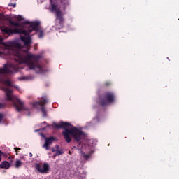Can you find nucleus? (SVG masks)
Instances as JSON below:
<instances>
[{
    "mask_svg": "<svg viewBox=\"0 0 179 179\" xmlns=\"http://www.w3.org/2000/svg\"><path fill=\"white\" fill-rule=\"evenodd\" d=\"M23 164V163L22 162V161L17 159L16 162H15V169H20V166Z\"/></svg>",
    "mask_w": 179,
    "mask_h": 179,
    "instance_id": "2eb2a0df",
    "label": "nucleus"
},
{
    "mask_svg": "<svg viewBox=\"0 0 179 179\" xmlns=\"http://www.w3.org/2000/svg\"><path fill=\"white\" fill-rule=\"evenodd\" d=\"M29 156H30V157H31V156H33V154L29 153Z\"/></svg>",
    "mask_w": 179,
    "mask_h": 179,
    "instance_id": "bb28decb",
    "label": "nucleus"
},
{
    "mask_svg": "<svg viewBox=\"0 0 179 179\" xmlns=\"http://www.w3.org/2000/svg\"><path fill=\"white\" fill-rule=\"evenodd\" d=\"M55 149H56V150H58V149H59V145H56Z\"/></svg>",
    "mask_w": 179,
    "mask_h": 179,
    "instance_id": "a878e982",
    "label": "nucleus"
},
{
    "mask_svg": "<svg viewBox=\"0 0 179 179\" xmlns=\"http://www.w3.org/2000/svg\"><path fill=\"white\" fill-rule=\"evenodd\" d=\"M3 120V114L0 113V124L2 122V120Z\"/></svg>",
    "mask_w": 179,
    "mask_h": 179,
    "instance_id": "4be33fe9",
    "label": "nucleus"
},
{
    "mask_svg": "<svg viewBox=\"0 0 179 179\" xmlns=\"http://www.w3.org/2000/svg\"><path fill=\"white\" fill-rule=\"evenodd\" d=\"M50 10L52 13H55V27L56 30H59V26L61 28L64 27V13L61 11V7L58 6V3H52V0H50Z\"/></svg>",
    "mask_w": 179,
    "mask_h": 179,
    "instance_id": "39448f33",
    "label": "nucleus"
},
{
    "mask_svg": "<svg viewBox=\"0 0 179 179\" xmlns=\"http://www.w3.org/2000/svg\"><path fill=\"white\" fill-rule=\"evenodd\" d=\"M20 34V40L21 41H22V43H24V45H26V47H30V45H31L33 43L31 42V37H30V34L29 35H24L23 34Z\"/></svg>",
    "mask_w": 179,
    "mask_h": 179,
    "instance_id": "9d476101",
    "label": "nucleus"
},
{
    "mask_svg": "<svg viewBox=\"0 0 179 179\" xmlns=\"http://www.w3.org/2000/svg\"><path fill=\"white\" fill-rule=\"evenodd\" d=\"M53 127H55V128H62L64 129V131L62 132V135L67 143H71L72 138L74 141H76V142H80V141L83 139V132L72 126L69 122H61L59 124L54 123ZM71 136H72V138H71Z\"/></svg>",
    "mask_w": 179,
    "mask_h": 179,
    "instance_id": "f03ea898",
    "label": "nucleus"
},
{
    "mask_svg": "<svg viewBox=\"0 0 179 179\" xmlns=\"http://www.w3.org/2000/svg\"><path fill=\"white\" fill-rule=\"evenodd\" d=\"M3 68H0V73H8L12 75L19 71V69L13 64H4Z\"/></svg>",
    "mask_w": 179,
    "mask_h": 179,
    "instance_id": "6e6552de",
    "label": "nucleus"
},
{
    "mask_svg": "<svg viewBox=\"0 0 179 179\" xmlns=\"http://www.w3.org/2000/svg\"><path fill=\"white\" fill-rule=\"evenodd\" d=\"M35 169L41 174H47V173L50 171V165L47 163H44L43 165L40 164H36Z\"/></svg>",
    "mask_w": 179,
    "mask_h": 179,
    "instance_id": "1a4fd4ad",
    "label": "nucleus"
},
{
    "mask_svg": "<svg viewBox=\"0 0 179 179\" xmlns=\"http://www.w3.org/2000/svg\"><path fill=\"white\" fill-rule=\"evenodd\" d=\"M2 160V151L0 150V162Z\"/></svg>",
    "mask_w": 179,
    "mask_h": 179,
    "instance_id": "5701e85b",
    "label": "nucleus"
},
{
    "mask_svg": "<svg viewBox=\"0 0 179 179\" xmlns=\"http://www.w3.org/2000/svg\"><path fill=\"white\" fill-rule=\"evenodd\" d=\"M20 80H24L26 79V78L24 77H21V78H19Z\"/></svg>",
    "mask_w": 179,
    "mask_h": 179,
    "instance_id": "393cba45",
    "label": "nucleus"
},
{
    "mask_svg": "<svg viewBox=\"0 0 179 179\" xmlns=\"http://www.w3.org/2000/svg\"><path fill=\"white\" fill-rule=\"evenodd\" d=\"M111 85V83L110 81H106L104 83V86L106 87Z\"/></svg>",
    "mask_w": 179,
    "mask_h": 179,
    "instance_id": "aec40b11",
    "label": "nucleus"
},
{
    "mask_svg": "<svg viewBox=\"0 0 179 179\" xmlns=\"http://www.w3.org/2000/svg\"><path fill=\"white\" fill-rule=\"evenodd\" d=\"M10 167V164L8 161H3L0 164V169H8Z\"/></svg>",
    "mask_w": 179,
    "mask_h": 179,
    "instance_id": "ddd939ff",
    "label": "nucleus"
},
{
    "mask_svg": "<svg viewBox=\"0 0 179 179\" xmlns=\"http://www.w3.org/2000/svg\"><path fill=\"white\" fill-rule=\"evenodd\" d=\"M52 152H55V150L52 149Z\"/></svg>",
    "mask_w": 179,
    "mask_h": 179,
    "instance_id": "c85d7f7f",
    "label": "nucleus"
},
{
    "mask_svg": "<svg viewBox=\"0 0 179 179\" xmlns=\"http://www.w3.org/2000/svg\"><path fill=\"white\" fill-rule=\"evenodd\" d=\"M4 83H6V85H7L9 87H15L17 90L19 89V87L15 86L9 80H4Z\"/></svg>",
    "mask_w": 179,
    "mask_h": 179,
    "instance_id": "4468645a",
    "label": "nucleus"
},
{
    "mask_svg": "<svg viewBox=\"0 0 179 179\" xmlns=\"http://www.w3.org/2000/svg\"><path fill=\"white\" fill-rule=\"evenodd\" d=\"M14 149H15V152H17V150H22L21 148H15Z\"/></svg>",
    "mask_w": 179,
    "mask_h": 179,
    "instance_id": "b1692460",
    "label": "nucleus"
},
{
    "mask_svg": "<svg viewBox=\"0 0 179 179\" xmlns=\"http://www.w3.org/2000/svg\"><path fill=\"white\" fill-rule=\"evenodd\" d=\"M8 6H13V8H16V3H10L8 4Z\"/></svg>",
    "mask_w": 179,
    "mask_h": 179,
    "instance_id": "412c9836",
    "label": "nucleus"
},
{
    "mask_svg": "<svg viewBox=\"0 0 179 179\" xmlns=\"http://www.w3.org/2000/svg\"><path fill=\"white\" fill-rule=\"evenodd\" d=\"M9 23L11 26H15V27H20V24L15 21L10 20Z\"/></svg>",
    "mask_w": 179,
    "mask_h": 179,
    "instance_id": "dca6fc26",
    "label": "nucleus"
},
{
    "mask_svg": "<svg viewBox=\"0 0 179 179\" xmlns=\"http://www.w3.org/2000/svg\"><path fill=\"white\" fill-rule=\"evenodd\" d=\"M3 90L6 93V100L12 101L16 111H17L18 113H20V111H29V108L24 107V103L19 98L12 94V90L6 87L3 88Z\"/></svg>",
    "mask_w": 179,
    "mask_h": 179,
    "instance_id": "20e7f679",
    "label": "nucleus"
},
{
    "mask_svg": "<svg viewBox=\"0 0 179 179\" xmlns=\"http://www.w3.org/2000/svg\"><path fill=\"white\" fill-rule=\"evenodd\" d=\"M114 100H115V95H114V93L106 92L103 96H99L98 103L101 107H106L108 104L114 103Z\"/></svg>",
    "mask_w": 179,
    "mask_h": 179,
    "instance_id": "423d86ee",
    "label": "nucleus"
},
{
    "mask_svg": "<svg viewBox=\"0 0 179 179\" xmlns=\"http://www.w3.org/2000/svg\"><path fill=\"white\" fill-rule=\"evenodd\" d=\"M94 152L93 150L90 151L88 153L82 152V156L83 159L85 160H89L92 157V155H93Z\"/></svg>",
    "mask_w": 179,
    "mask_h": 179,
    "instance_id": "f8f14e48",
    "label": "nucleus"
},
{
    "mask_svg": "<svg viewBox=\"0 0 179 179\" xmlns=\"http://www.w3.org/2000/svg\"><path fill=\"white\" fill-rule=\"evenodd\" d=\"M54 141H55L54 137L45 138V143L43 145V148H44L46 150H50V145H52Z\"/></svg>",
    "mask_w": 179,
    "mask_h": 179,
    "instance_id": "9b49d317",
    "label": "nucleus"
},
{
    "mask_svg": "<svg viewBox=\"0 0 179 179\" xmlns=\"http://www.w3.org/2000/svg\"><path fill=\"white\" fill-rule=\"evenodd\" d=\"M59 155H62V152L61 150H57L56 151L55 156H59Z\"/></svg>",
    "mask_w": 179,
    "mask_h": 179,
    "instance_id": "6ab92c4d",
    "label": "nucleus"
},
{
    "mask_svg": "<svg viewBox=\"0 0 179 179\" xmlns=\"http://www.w3.org/2000/svg\"><path fill=\"white\" fill-rule=\"evenodd\" d=\"M6 107V103H0V110L2 108H5Z\"/></svg>",
    "mask_w": 179,
    "mask_h": 179,
    "instance_id": "a211bd4d",
    "label": "nucleus"
},
{
    "mask_svg": "<svg viewBox=\"0 0 179 179\" xmlns=\"http://www.w3.org/2000/svg\"><path fill=\"white\" fill-rule=\"evenodd\" d=\"M0 44H2V40L0 39Z\"/></svg>",
    "mask_w": 179,
    "mask_h": 179,
    "instance_id": "cd10ccee",
    "label": "nucleus"
},
{
    "mask_svg": "<svg viewBox=\"0 0 179 179\" xmlns=\"http://www.w3.org/2000/svg\"><path fill=\"white\" fill-rule=\"evenodd\" d=\"M48 103V100H47V99H43L39 101L34 102L32 104V106L35 108H39L41 107V111L43 114V117H47V110H45V108H44V106Z\"/></svg>",
    "mask_w": 179,
    "mask_h": 179,
    "instance_id": "0eeeda50",
    "label": "nucleus"
},
{
    "mask_svg": "<svg viewBox=\"0 0 179 179\" xmlns=\"http://www.w3.org/2000/svg\"><path fill=\"white\" fill-rule=\"evenodd\" d=\"M7 50H10L15 57V61L18 64H27L29 69H34L37 73H43V67L38 64L41 55H24L22 53V45L20 43L14 41L6 45Z\"/></svg>",
    "mask_w": 179,
    "mask_h": 179,
    "instance_id": "f257e3e1",
    "label": "nucleus"
},
{
    "mask_svg": "<svg viewBox=\"0 0 179 179\" xmlns=\"http://www.w3.org/2000/svg\"><path fill=\"white\" fill-rule=\"evenodd\" d=\"M38 38H43L44 37V31L38 29Z\"/></svg>",
    "mask_w": 179,
    "mask_h": 179,
    "instance_id": "f3484780",
    "label": "nucleus"
},
{
    "mask_svg": "<svg viewBox=\"0 0 179 179\" xmlns=\"http://www.w3.org/2000/svg\"><path fill=\"white\" fill-rule=\"evenodd\" d=\"M24 24L29 25L27 30H24L20 28H16L15 29H12L8 27H4L2 28L1 31L5 34H8V36H10V34H24V36H29V34H30L31 33H33V31H38V27H40L41 23L38 21H35V22L25 21L24 22Z\"/></svg>",
    "mask_w": 179,
    "mask_h": 179,
    "instance_id": "7ed1b4c3",
    "label": "nucleus"
}]
</instances>
